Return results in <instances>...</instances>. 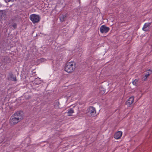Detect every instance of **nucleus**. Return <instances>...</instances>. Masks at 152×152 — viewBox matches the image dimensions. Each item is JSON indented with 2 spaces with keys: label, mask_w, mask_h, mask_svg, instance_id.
<instances>
[{
  "label": "nucleus",
  "mask_w": 152,
  "mask_h": 152,
  "mask_svg": "<svg viewBox=\"0 0 152 152\" xmlns=\"http://www.w3.org/2000/svg\"><path fill=\"white\" fill-rule=\"evenodd\" d=\"M76 68L75 63L73 61H70L66 63L64 66V70L68 73H71L74 72Z\"/></svg>",
  "instance_id": "obj_1"
},
{
  "label": "nucleus",
  "mask_w": 152,
  "mask_h": 152,
  "mask_svg": "<svg viewBox=\"0 0 152 152\" xmlns=\"http://www.w3.org/2000/svg\"><path fill=\"white\" fill-rule=\"evenodd\" d=\"M30 19L34 23L38 22L40 20V17L38 15L32 14L29 17Z\"/></svg>",
  "instance_id": "obj_2"
},
{
  "label": "nucleus",
  "mask_w": 152,
  "mask_h": 152,
  "mask_svg": "<svg viewBox=\"0 0 152 152\" xmlns=\"http://www.w3.org/2000/svg\"><path fill=\"white\" fill-rule=\"evenodd\" d=\"M12 116L16 118L18 120L21 121L23 118V113L21 111H18L15 113Z\"/></svg>",
  "instance_id": "obj_3"
},
{
  "label": "nucleus",
  "mask_w": 152,
  "mask_h": 152,
  "mask_svg": "<svg viewBox=\"0 0 152 152\" xmlns=\"http://www.w3.org/2000/svg\"><path fill=\"white\" fill-rule=\"evenodd\" d=\"M20 121L12 115L10 118V122L11 125H14Z\"/></svg>",
  "instance_id": "obj_4"
},
{
  "label": "nucleus",
  "mask_w": 152,
  "mask_h": 152,
  "mask_svg": "<svg viewBox=\"0 0 152 152\" xmlns=\"http://www.w3.org/2000/svg\"><path fill=\"white\" fill-rule=\"evenodd\" d=\"M99 30L102 33H107L109 31L110 28L104 25H103L101 26Z\"/></svg>",
  "instance_id": "obj_5"
},
{
  "label": "nucleus",
  "mask_w": 152,
  "mask_h": 152,
  "mask_svg": "<svg viewBox=\"0 0 152 152\" xmlns=\"http://www.w3.org/2000/svg\"><path fill=\"white\" fill-rule=\"evenodd\" d=\"M152 73V71L149 69L148 70L145 72L144 76L143 77V81H146L147 80V78Z\"/></svg>",
  "instance_id": "obj_6"
},
{
  "label": "nucleus",
  "mask_w": 152,
  "mask_h": 152,
  "mask_svg": "<svg viewBox=\"0 0 152 152\" xmlns=\"http://www.w3.org/2000/svg\"><path fill=\"white\" fill-rule=\"evenodd\" d=\"M88 112L91 116H94L96 113V110L95 108L92 107H89Z\"/></svg>",
  "instance_id": "obj_7"
},
{
  "label": "nucleus",
  "mask_w": 152,
  "mask_h": 152,
  "mask_svg": "<svg viewBox=\"0 0 152 152\" xmlns=\"http://www.w3.org/2000/svg\"><path fill=\"white\" fill-rule=\"evenodd\" d=\"M134 97L133 96L130 97L126 102V104L129 107L134 102Z\"/></svg>",
  "instance_id": "obj_8"
},
{
  "label": "nucleus",
  "mask_w": 152,
  "mask_h": 152,
  "mask_svg": "<svg viewBox=\"0 0 152 152\" xmlns=\"http://www.w3.org/2000/svg\"><path fill=\"white\" fill-rule=\"evenodd\" d=\"M122 133L123 132H122L118 131L115 133L114 136V137L116 139H119L121 137Z\"/></svg>",
  "instance_id": "obj_9"
},
{
  "label": "nucleus",
  "mask_w": 152,
  "mask_h": 152,
  "mask_svg": "<svg viewBox=\"0 0 152 152\" xmlns=\"http://www.w3.org/2000/svg\"><path fill=\"white\" fill-rule=\"evenodd\" d=\"M151 25V23H145L143 26L142 29L143 30L145 31H147L148 30L146 28L150 26Z\"/></svg>",
  "instance_id": "obj_10"
},
{
  "label": "nucleus",
  "mask_w": 152,
  "mask_h": 152,
  "mask_svg": "<svg viewBox=\"0 0 152 152\" xmlns=\"http://www.w3.org/2000/svg\"><path fill=\"white\" fill-rule=\"evenodd\" d=\"M60 103L59 101L58 100H56L53 104L54 107L56 109L59 108V105Z\"/></svg>",
  "instance_id": "obj_11"
},
{
  "label": "nucleus",
  "mask_w": 152,
  "mask_h": 152,
  "mask_svg": "<svg viewBox=\"0 0 152 152\" xmlns=\"http://www.w3.org/2000/svg\"><path fill=\"white\" fill-rule=\"evenodd\" d=\"M139 79H136L132 82L133 85L135 86H138L139 84Z\"/></svg>",
  "instance_id": "obj_12"
},
{
  "label": "nucleus",
  "mask_w": 152,
  "mask_h": 152,
  "mask_svg": "<svg viewBox=\"0 0 152 152\" xmlns=\"http://www.w3.org/2000/svg\"><path fill=\"white\" fill-rule=\"evenodd\" d=\"M66 17V14L61 15L60 17V21L62 22L64 21L65 20Z\"/></svg>",
  "instance_id": "obj_13"
},
{
  "label": "nucleus",
  "mask_w": 152,
  "mask_h": 152,
  "mask_svg": "<svg viewBox=\"0 0 152 152\" xmlns=\"http://www.w3.org/2000/svg\"><path fill=\"white\" fill-rule=\"evenodd\" d=\"M74 113V110L72 108L70 109L68 111L67 113L69 116H71L72 115V114Z\"/></svg>",
  "instance_id": "obj_14"
},
{
  "label": "nucleus",
  "mask_w": 152,
  "mask_h": 152,
  "mask_svg": "<svg viewBox=\"0 0 152 152\" xmlns=\"http://www.w3.org/2000/svg\"><path fill=\"white\" fill-rule=\"evenodd\" d=\"M77 94V93L75 91H74L73 93H72V96H73L74 95Z\"/></svg>",
  "instance_id": "obj_15"
},
{
  "label": "nucleus",
  "mask_w": 152,
  "mask_h": 152,
  "mask_svg": "<svg viewBox=\"0 0 152 152\" xmlns=\"http://www.w3.org/2000/svg\"><path fill=\"white\" fill-rule=\"evenodd\" d=\"M16 26H17V25L15 23L14 24H13L12 26L13 27L15 28H16Z\"/></svg>",
  "instance_id": "obj_16"
},
{
  "label": "nucleus",
  "mask_w": 152,
  "mask_h": 152,
  "mask_svg": "<svg viewBox=\"0 0 152 152\" xmlns=\"http://www.w3.org/2000/svg\"><path fill=\"white\" fill-rule=\"evenodd\" d=\"M13 80H14V81H16V77H13Z\"/></svg>",
  "instance_id": "obj_17"
},
{
  "label": "nucleus",
  "mask_w": 152,
  "mask_h": 152,
  "mask_svg": "<svg viewBox=\"0 0 152 152\" xmlns=\"http://www.w3.org/2000/svg\"><path fill=\"white\" fill-rule=\"evenodd\" d=\"M8 2L10 1L11 0H7Z\"/></svg>",
  "instance_id": "obj_18"
},
{
  "label": "nucleus",
  "mask_w": 152,
  "mask_h": 152,
  "mask_svg": "<svg viewBox=\"0 0 152 152\" xmlns=\"http://www.w3.org/2000/svg\"><path fill=\"white\" fill-rule=\"evenodd\" d=\"M104 93V91H103V92L102 93H102Z\"/></svg>",
  "instance_id": "obj_19"
},
{
  "label": "nucleus",
  "mask_w": 152,
  "mask_h": 152,
  "mask_svg": "<svg viewBox=\"0 0 152 152\" xmlns=\"http://www.w3.org/2000/svg\"><path fill=\"white\" fill-rule=\"evenodd\" d=\"M102 90H103V88H102Z\"/></svg>",
  "instance_id": "obj_20"
}]
</instances>
